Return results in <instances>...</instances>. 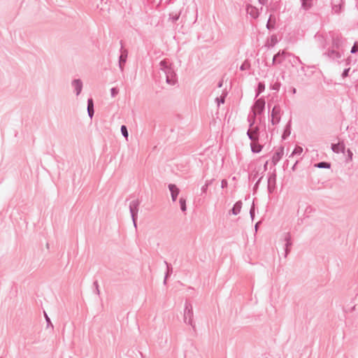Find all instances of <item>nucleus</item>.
I'll use <instances>...</instances> for the list:
<instances>
[{"instance_id":"obj_61","label":"nucleus","mask_w":358,"mask_h":358,"mask_svg":"<svg viewBox=\"0 0 358 358\" xmlns=\"http://www.w3.org/2000/svg\"><path fill=\"white\" fill-rule=\"evenodd\" d=\"M295 169V165L293 166L292 169L294 170Z\"/></svg>"},{"instance_id":"obj_59","label":"nucleus","mask_w":358,"mask_h":358,"mask_svg":"<svg viewBox=\"0 0 358 358\" xmlns=\"http://www.w3.org/2000/svg\"><path fill=\"white\" fill-rule=\"evenodd\" d=\"M348 152L352 155V152H350V150H348Z\"/></svg>"},{"instance_id":"obj_50","label":"nucleus","mask_w":358,"mask_h":358,"mask_svg":"<svg viewBox=\"0 0 358 358\" xmlns=\"http://www.w3.org/2000/svg\"><path fill=\"white\" fill-rule=\"evenodd\" d=\"M258 1L262 6L266 5L268 3V0H258Z\"/></svg>"},{"instance_id":"obj_57","label":"nucleus","mask_w":358,"mask_h":358,"mask_svg":"<svg viewBox=\"0 0 358 358\" xmlns=\"http://www.w3.org/2000/svg\"><path fill=\"white\" fill-rule=\"evenodd\" d=\"M307 68L313 69V68H315V66H308Z\"/></svg>"},{"instance_id":"obj_23","label":"nucleus","mask_w":358,"mask_h":358,"mask_svg":"<svg viewBox=\"0 0 358 358\" xmlns=\"http://www.w3.org/2000/svg\"><path fill=\"white\" fill-rule=\"evenodd\" d=\"M312 1V0H301V8L305 10H309L313 6Z\"/></svg>"},{"instance_id":"obj_4","label":"nucleus","mask_w":358,"mask_h":358,"mask_svg":"<svg viewBox=\"0 0 358 358\" xmlns=\"http://www.w3.org/2000/svg\"><path fill=\"white\" fill-rule=\"evenodd\" d=\"M120 55L119 57V68L120 71L122 72L124 71V66L127 62V59L128 57V50L127 49H124L122 41H120Z\"/></svg>"},{"instance_id":"obj_42","label":"nucleus","mask_w":358,"mask_h":358,"mask_svg":"<svg viewBox=\"0 0 358 358\" xmlns=\"http://www.w3.org/2000/svg\"><path fill=\"white\" fill-rule=\"evenodd\" d=\"M350 70V68H347L343 70L342 75H341L343 78L348 76Z\"/></svg>"},{"instance_id":"obj_3","label":"nucleus","mask_w":358,"mask_h":358,"mask_svg":"<svg viewBox=\"0 0 358 358\" xmlns=\"http://www.w3.org/2000/svg\"><path fill=\"white\" fill-rule=\"evenodd\" d=\"M141 202L138 199L132 200L129 203V212L135 228L137 227V217L138 213V208Z\"/></svg>"},{"instance_id":"obj_30","label":"nucleus","mask_w":358,"mask_h":358,"mask_svg":"<svg viewBox=\"0 0 358 358\" xmlns=\"http://www.w3.org/2000/svg\"><path fill=\"white\" fill-rule=\"evenodd\" d=\"M250 68V64L248 60H245V62L240 66V69L241 71H245L249 69Z\"/></svg>"},{"instance_id":"obj_60","label":"nucleus","mask_w":358,"mask_h":358,"mask_svg":"<svg viewBox=\"0 0 358 358\" xmlns=\"http://www.w3.org/2000/svg\"><path fill=\"white\" fill-rule=\"evenodd\" d=\"M267 164H268V162H266V164L264 165L265 167L266 166Z\"/></svg>"},{"instance_id":"obj_21","label":"nucleus","mask_w":358,"mask_h":358,"mask_svg":"<svg viewBox=\"0 0 358 358\" xmlns=\"http://www.w3.org/2000/svg\"><path fill=\"white\" fill-rule=\"evenodd\" d=\"M291 122H292V120H289V121L287 122V124H286L285 129H284V131H283V134L282 135V138L283 140H285L290 134H291Z\"/></svg>"},{"instance_id":"obj_44","label":"nucleus","mask_w":358,"mask_h":358,"mask_svg":"<svg viewBox=\"0 0 358 358\" xmlns=\"http://www.w3.org/2000/svg\"><path fill=\"white\" fill-rule=\"evenodd\" d=\"M258 176V172L256 171H253L251 173V174L249 176V178H250L251 177H252V179L255 180Z\"/></svg>"},{"instance_id":"obj_47","label":"nucleus","mask_w":358,"mask_h":358,"mask_svg":"<svg viewBox=\"0 0 358 358\" xmlns=\"http://www.w3.org/2000/svg\"><path fill=\"white\" fill-rule=\"evenodd\" d=\"M262 179V176L260 177L259 178V180L257 181V182L255 184V186H254V190H256L257 189L258 187H259V182L261 181V180Z\"/></svg>"},{"instance_id":"obj_43","label":"nucleus","mask_w":358,"mask_h":358,"mask_svg":"<svg viewBox=\"0 0 358 358\" xmlns=\"http://www.w3.org/2000/svg\"><path fill=\"white\" fill-rule=\"evenodd\" d=\"M271 45L273 46L278 43V39L276 36H272L271 38Z\"/></svg>"},{"instance_id":"obj_35","label":"nucleus","mask_w":358,"mask_h":358,"mask_svg":"<svg viewBox=\"0 0 358 358\" xmlns=\"http://www.w3.org/2000/svg\"><path fill=\"white\" fill-rule=\"evenodd\" d=\"M303 151V149L301 147H299V146H296L294 150H293L292 155H300Z\"/></svg>"},{"instance_id":"obj_40","label":"nucleus","mask_w":358,"mask_h":358,"mask_svg":"<svg viewBox=\"0 0 358 358\" xmlns=\"http://www.w3.org/2000/svg\"><path fill=\"white\" fill-rule=\"evenodd\" d=\"M44 316H45V321L47 322V326L48 327L51 326L52 327H53V325L51 323L50 319L48 316V315H47V313L45 312H44Z\"/></svg>"},{"instance_id":"obj_46","label":"nucleus","mask_w":358,"mask_h":358,"mask_svg":"<svg viewBox=\"0 0 358 358\" xmlns=\"http://www.w3.org/2000/svg\"><path fill=\"white\" fill-rule=\"evenodd\" d=\"M227 181L225 179H223L221 182V187L224 188L227 186Z\"/></svg>"},{"instance_id":"obj_2","label":"nucleus","mask_w":358,"mask_h":358,"mask_svg":"<svg viewBox=\"0 0 358 358\" xmlns=\"http://www.w3.org/2000/svg\"><path fill=\"white\" fill-rule=\"evenodd\" d=\"M193 308L192 304L186 301L185 304V309H184V316H183V320L184 322L192 326V328L195 330V325L193 322Z\"/></svg>"},{"instance_id":"obj_55","label":"nucleus","mask_w":358,"mask_h":358,"mask_svg":"<svg viewBox=\"0 0 358 358\" xmlns=\"http://www.w3.org/2000/svg\"><path fill=\"white\" fill-rule=\"evenodd\" d=\"M217 86H218V87H222V81L219 82Z\"/></svg>"},{"instance_id":"obj_11","label":"nucleus","mask_w":358,"mask_h":358,"mask_svg":"<svg viewBox=\"0 0 358 358\" xmlns=\"http://www.w3.org/2000/svg\"><path fill=\"white\" fill-rule=\"evenodd\" d=\"M246 12L253 19L257 18L259 15L258 9L250 4L246 6Z\"/></svg>"},{"instance_id":"obj_45","label":"nucleus","mask_w":358,"mask_h":358,"mask_svg":"<svg viewBox=\"0 0 358 358\" xmlns=\"http://www.w3.org/2000/svg\"><path fill=\"white\" fill-rule=\"evenodd\" d=\"M87 113L90 119H92L94 114V110H88Z\"/></svg>"},{"instance_id":"obj_38","label":"nucleus","mask_w":358,"mask_h":358,"mask_svg":"<svg viewBox=\"0 0 358 358\" xmlns=\"http://www.w3.org/2000/svg\"><path fill=\"white\" fill-rule=\"evenodd\" d=\"M93 285H94V287L95 288L94 292L97 295H99L100 294V290H99V287L98 281L97 280L94 281V283H93Z\"/></svg>"},{"instance_id":"obj_26","label":"nucleus","mask_w":358,"mask_h":358,"mask_svg":"<svg viewBox=\"0 0 358 358\" xmlns=\"http://www.w3.org/2000/svg\"><path fill=\"white\" fill-rule=\"evenodd\" d=\"M265 90V84L263 82H259L256 90V97H257Z\"/></svg>"},{"instance_id":"obj_25","label":"nucleus","mask_w":358,"mask_h":358,"mask_svg":"<svg viewBox=\"0 0 358 358\" xmlns=\"http://www.w3.org/2000/svg\"><path fill=\"white\" fill-rule=\"evenodd\" d=\"M275 24V19L272 20V15H270V17L267 21V23H266V28L268 30L274 29Z\"/></svg>"},{"instance_id":"obj_7","label":"nucleus","mask_w":358,"mask_h":358,"mask_svg":"<svg viewBox=\"0 0 358 358\" xmlns=\"http://www.w3.org/2000/svg\"><path fill=\"white\" fill-rule=\"evenodd\" d=\"M265 101L263 98L256 100L254 104L255 109H252V113L257 112V115L262 114L265 109Z\"/></svg>"},{"instance_id":"obj_41","label":"nucleus","mask_w":358,"mask_h":358,"mask_svg":"<svg viewBox=\"0 0 358 358\" xmlns=\"http://www.w3.org/2000/svg\"><path fill=\"white\" fill-rule=\"evenodd\" d=\"M250 215L251 217V219L253 220L255 217V205L254 203L252 205L250 210Z\"/></svg>"},{"instance_id":"obj_39","label":"nucleus","mask_w":358,"mask_h":358,"mask_svg":"<svg viewBox=\"0 0 358 358\" xmlns=\"http://www.w3.org/2000/svg\"><path fill=\"white\" fill-rule=\"evenodd\" d=\"M119 92V90L117 87H113L110 89V94L112 97H115Z\"/></svg>"},{"instance_id":"obj_24","label":"nucleus","mask_w":358,"mask_h":358,"mask_svg":"<svg viewBox=\"0 0 358 358\" xmlns=\"http://www.w3.org/2000/svg\"><path fill=\"white\" fill-rule=\"evenodd\" d=\"M257 112H253L252 115L248 117V122H249V128H252L255 123Z\"/></svg>"},{"instance_id":"obj_1","label":"nucleus","mask_w":358,"mask_h":358,"mask_svg":"<svg viewBox=\"0 0 358 358\" xmlns=\"http://www.w3.org/2000/svg\"><path fill=\"white\" fill-rule=\"evenodd\" d=\"M160 69L164 71L166 76V82L167 84L174 85L178 80L177 75L174 70L168 65L166 60H162L159 63Z\"/></svg>"},{"instance_id":"obj_17","label":"nucleus","mask_w":358,"mask_h":358,"mask_svg":"<svg viewBox=\"0 0 358 358\" xmlns=\"http://www.w3.org/2000/svg\"><path fill=\"white\" fill-rule=\"evenodd\" d=\"M259 141H252L250 143L251 151L253 153H259L262 151L263 145L258 143Z\"/></svg>"},{"instance_id":"obj_54","label":"nucleus","mask_w":358,"mask_h":358,"mask_svg":"<svg viewBox=\"0 0 358 358\" xmlns=\"http://www.w3.org/2000/svg\"><path fill=\"white\" fill-rule=\"evenodd\" d=\"M292 93H293V94H295V93L296 92V88L292 87Z\"/></svg>"},{"instance_id":"obj_62","label":"nucleus","mask_w":358,"mask_h":358,"mask_svg":"<svg viewBox=\"0 0 358 358\" xmlns=\"http://www.w3.org/2000/svg\"><path fill=\"white\" fill-rule=\"evenodd\" d=\"M357 306H358V303H357ZM357 316H358V312H357Z\"/></svg>"},{"instance_id":"obj_18","label":"nucleus","mask_w":358,"mask_h":358,"mask_svg":"<svg viewBox=\"0 0 358 358\" xmlns=\"http://www.w3.org/2000/svg\"><path fill=\"white\" fill-rule=\"evenodd\" d=\"M324 55H327L329 57L332 59H338L341 57V54L334 50H329Z\"/></svg>"},{"instance_id":"obj_34","label":"nucleus","mask_w":358,"mask_h":358,"mask_svg":"<svg viewBox=\"0 0 358 358\" xmlns=\"http://www.w3.org/2000/svg\"><path fill=\"white\" fill-rule=\"evenodd\" d=\"M94 109V101L92 98L87 99V110Z\"/></svg>"},{"instance_id":"obj_5","label":"nucleus","mask_w":358,"mask_h":358,"mask_svg":"<svg viewBox=\"0 0 358 358\" xmlns=\"http://www.w3.org/2000/svg\"><path fill=\"white\" fill-rule=\"evenodd\" d=\"M280 112L281 108L279 105H275L271 110V122L273 125L277 124L280 121Z\"/></svg>"},{"instance_id":"obj_28","label":"nucleus","mask_w":358,"mask_h":358,"mask_svg":"<svg viewBox=\"0 0 358 358\" xmlns=\"http://www.w3.org/2000/svg\"><path fill=\"white\" fill-rule=\"evenodd\" d=\"M179 203H180V210L182 212H185L187 210L186 199L183 197H180L179 199Z\"/></svg>"},{"instance_id":"obj_16","label":"nucleus","mask_w":358,"mask_h":358,"mask_svg":"<svg viewBox=\"0 0 358 358\" xmlns=\"http://www.w3.org/2000/svg\"><path fill=\"white\" fill-rule=\"evenodd\" d=\"M345 149V143L342 142H338V143H332L331 144V150L335 153H344Z\"/></svg>"},{"instance_id":"obj_58","label":"nucleus","mask_w":358,"mask_h":358,"mask_svg":"<svg viewBox=\"0 0 358 358\" xmlns=\"http://www.w3.org/2000/svg\"><path fill=\"white\" fill-rule=\"evenodd\" d=\"M268 108L271 107V103H268Z\"/></svg>"},{"instance_id":"obj_52","label":"nucleus","mask_w":358,"mask_h":358,"mask_svg":"<svg viewBox=\"0 0 358 358\" xmlns=\"http://www.w3.org/2000/svg\"><path fill=\"white\" fill-rule=\"evenodd\" d=\"M287 55H291V54L289 53V55H280V56L278 57V59H282V61L285 59L286 56Z\"/></svg>"},{"instance_id":"obj_13","label":"nucleus","mask_w":358,"mask_h":358,"mask_svg":"<svg viewBox=\"0 0 358 358\" xmlns=\"http://www.w3.org/2000/svg\"><path fill=\"white\" fill-rule=\"evenodd\" d=\"M284 154V148L283 147H280L273 154L272 157V164L273 165H276L278 162L281 159L282 157Z\"/></svg>"},{"instance_id":"obj_20","label":"nucleus","mask_w":358,"mask_h":358,"mask_svg":"<svg viewBox=\"0 0 358 358\" xmlns=\"http://www.w3.org/2000/svg\"><path fill=\"white\" fill-rule=\"evenodd\" d=\"M280 55H289V52H287L285 50H281V51H279L277 54H275L273 57V60H272V65H275L276 64H281L282 62V59H278V57L280 56Z\"/></svg>"},{"instance_id":"obj_10","label":"nucleus","mask_w":358,"mask_h":358,"mask_svg":"<svg viewBox=\"0 0 358 358\" xmlns=\"http://www.w3.org/2000/svg\"><path fill=\"white\" fill-rule=\"evenodd\" d=\"M276 182V173H273L268 178V191L269 193H272L275 188Z\"/></svg>"},{"instance_id":"obj_49","label":"nucleus","mask_w":358,"mask_h":358,"mask_svg":"<svg viewBox=\"0 0 358 358\" xmlns=\"http://www.w3.org/2000/svg\"><path fill=\"white\" fill-rule=\"evenodd\" d=\"M213 179L206 180L204 185H207V187H208V186H210L213 183Z\"/></svg>"},{"instance_id":"obj_22","label":"nucleus","mask_w":358,"mask_h":358,"mask_svg":"<svg viewBox=\"0 0 358 358\" xmlns=\"http://www.w3.org/2000/svg\"><path fill=\"white\" fill-rule=\"evenodd\" d=\"M164 264L166 266V272L165 273V277L164 280V284H166L167 278L171 275V274L173 273V268L170 264H169L166 261H164Z\"/></svg>"},{"instance_id":"obj_32","label":"nucleus","mask_w":358,"mask_h":358,"mask_svg":"<svg viewBox=\"0 0 358 358\" xmlns=\"http://www.w3.org/2000/svg\"><path fill=\"white\" fill-rule=\"evenodd\" d=\"M354 312L355 313V317H358V316H357V313L358 312V306L356 304L351 307L349 310H346V313H352Z\"/></svg>"},{"instance_id":"obj_63","label":"nucleus","mask_w":358,"mask_h":358,"mask_svg":"<svg viewBox=\"0 0 358 358\" xmlns=\"http://www.w3.org/2000/svg\"><path fill=\"white\" fill-rule=\"evenodd\" d=\"M0 358H2V357H0Z\"/></svg>"},{"instance_id":"obj_19","label":"nucleus","mask_w":358,"mask_h":358,"mask_svg":"<svg viewBox=\"0 0 358 358\" xmlns=\"http://www.w3.org/2000/svg\"><path fill=\"white\" fill-rule=\"evenodd\" d=\"M242 205H243L242 201H238L237 202H236L234 203L233 208L230 210V213H231L234 215H238L241 212Z\"/></svg>"},{"instance_id":"obj_48","label":"nucleus","mask_w":358,"mask_h":358,"mask_svg":"<svg viewBox=\"0 0 358 358\" xmlns=\"http://www.w3.org/2000/svg\"><path fill=\"white\" fill-rule=\"evenodd\" d=\"M207 189H208V187H207V185H203L201 187V195H202L203 194H206V192H207Z\"/></svg>"},{"instance_id":"obj_33","label":"nucleus","mask_w":358,"mask_h":358,"mask_svg":"<svg viewBox=\"0 0 358 358\" xmlns=\"http://www.w3.org/2000/svg\"><path fill=\"white\" fill-rule=\"evenodd\" d=\"M280 85H281L280 83L278 81H276L275 83H274L273 84H272L271 85V89L278 92V91H279V90L280 88Z\"/></svg>"},{"instance_id":"obj_51","label":"nucleus","mask_w":358,"mask_h":358,"mask_svg":"<svg viewBox=\"0 0 358 358\" xmlns=\"http://www.w3.org/2000/svg\"><path fill=\"white\" fill-rule=\"evenodd\" d=\"M294 61H297L299 64H301V65H303V63L302 62V61L300 59V58L299 57H294Z\"/></svg>"},{"instance_id":"obj_6","label":"nucleus","mask_w":358,"mask_h":358,"mask_svg":"<svg viewBox=\"0 0 358 358\" xmlns=\"http://www.w3.org/2000/svg\"><path fill=\"white\" fill-rule=\"evenodd\" d=\"M247 136L251 141L259 140V127L258 126L249 128L247 131Z\"/></svg>"},{"instance_id":"obj_15","label":"nucleus","mask_w":358,"mask_h":358,"mask_svg":"<svg viewBox=\"0 0 358 358\" xmlns=\"http://www.w3.org/2000/svg\"><path fill=\"white\" fill-rule=\"evenodd\" d=\"M169 189L171 192V199L173 202H175L178 198V196L180 193L179 188L174 184H169Z\"/></svg>"},{"instance_id":"obj_37","label":"nucleus","mask_w":358,"mask_h":358,"mask_svg":"<svg viewBox=\"0 0 358 358\" xmlns=\"http://www.w3.org/2000/svg\"><path fill=\"white\" fill-rule=\"evenodd\" d=\"M225 96H226V95H222L221 96L216 98V101L217 102L218 106L220 105V103H224Z\"/></svg>"},{"instance_id":"obj_9","label":"nucleus","mask_w":358,"mask_h":358,"mask_svg":"<svg viewBox=\"0 0 358 358\" xmlns=\"http://www.w3.org/2000/svg\"><path fill=\"white\" fill-rule=\"evenodd\" d=\"M284 241L285 242L284 250H285V257H287L288 254L290 252V248L292 245V242L291 240V236L289 233L286 234L284 238Z\"/></svg>"},{"instance_id":"obj_12","label":"nucleus","mask_w":358,"mask_h":358,"mask_svg":"<svg viewBox=\"0 0 358 358\" xmlns=\"http://www.w3.org/2000/svg\"><path fill=\"white\" fill-rule=\"evenodd\" d=\"M344 6L343 0H333L332 1V10L335 13H340L342 11Z\"/></svg>"},{"instance_id":"obj_29","label":"nucleus","mask_w":358,"mask_h":358,"mask_svg":"<svg viewBox=\"0 0 358 358\" xmlns=\"http://www.w3.org/2000/svg\"><path fill=\"white\" fill-rule=\"evenodd\" d=\"M180 15V12L178 13H176V14L171 13L169 15V20H171V22L173 23H174L178 20Z\"/></svg>"},{"instance_id":"obj_53","label":"nucleus","mask_w":358,"mask_h":358,"mask_svg":"<svg viewBox=\"0 0 358 358\" xmlns=\"http://www.w3.org/2000/svg\"><path fill=\"white\" fill-rule=\"evenodd\" d=\"M301 71H303V72H305V66H304V64L302 65V66L301 67Z\"/></svg>"},{"instance_id":"obj_36","label":"nucleus","mask_w":358,"mask_h":358,"mask_svg":"<svg viewBox=\"0 0 358 358\" xmlns=\"http://www.w3.org/2000/svg\"><path fill=\"white\" fill-rule=\"evenodd\" d=\"M350 52L352 54L358 52V41L355 42L353 46L351 48Z\"/></svg>"},{"instance_id":"obj_31","label":"nucleus","mask_w":358,"mask_h":358,"mask_svg":"<svg viewBox=\"0 0 358 358\" xmlns=\"http://www.w3.org/2000/svg\"><path fill=\"white\" fill-rule=\"evenodd\" d=\"M120 131H121L122 136L124 138H127L128 136H129L127 127L125 125H122L121 128H120Z\"/></svg>"},{"instance_id":"obj_27","label":"nucleus","mask_w":358,"mask_h":358,"mask_svg":"<svg viewBox=\"0 0 358 358\" xmlns=\"http://www.w3.org/2000/svg\"><path fill=\"white\" fill-rule=\"evenodd\" d=\"M315 166L320 169H329L331 167V164L327 162H320L316 164Z\"/></svg>"},{"instance_id":"obj_14","label":"nucleus","mask_w":358,"mask_h":358,"mask_svg":"<svg viewBox=\"0 0 358 358\" xmlns=\"http://www.w3.org/2000/svg\"><path fill=\"white\" fill-rule=\"evenodd\" d=\"M343 43V38L340 34L332 35V45L334 48H339L342 46Z\"/></svg>"},{"instance_id":"obj_56","label":"nucleus","mask_w":358,"mask_h":358,"mask_svg":"<svg viewBox=\"0 0 358 358\" xmlns=\"http://www.w3.org/2000/svg\"><path fill=\"white\" fill-rule=\"evenodd\" d=\"M259 222L256 223L255 224V229L257 230Z\"/></svg>"},{"instance_id":"obj_8","label":"nucleus","mask_w":358,"mask_h":358,"mask_svg":"<svg viewBox=\"0 0 358 358\" xmlns=\"http://www.w3.org/2000/svg\"><path fill=\"white\" fill-rule=\"evenodd\" d=\"M71 86L76 96H78L83 90V82L80 79H74L71 81Z\"/></svg>"}]
</instances>
